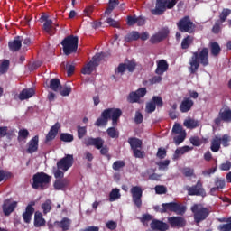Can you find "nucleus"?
Masks as SVG:
<instances>
[{"mask_svg": "<svg viewBox=\"0 0 231 231\" xmlns=\"http://www.w3.org/2000/svg\"><path fill=\"white\" fill-rule=\"evenodd\" d=\"M208 64H210L208 60V48L204 47L200 51L192 52V56L189 60V71L191 75H195V73H198L199 66L207 68Z\"/></svg>", "mask_w": 231, "mask_h": 231, "instance_id": "nucleus-1", "label": "nucleus"}, {"mask_svg": "<svg viewBox=\"0 0 231 231\" xmlns=\"http://www.w3.org/2000/svg\"><path fill=\"white\" fill-rule=\"evenodd\" d=\"M120 116H122V110L120 108L105 109L101 113V116L95 122V125L97 127H104L107 125V122H109V119L111 118L113 127H116Z\"/></svg>", "mask_w": 231, "mask_h": 231, "instance_id": "nucleus-2", "label": "nucleus"}, {"mask_svg": "<svg viewBox=\"0 0 231 231\" xmlns=\"http://www.w3.org/2000/svg\"><path fill=\"white\" fill-rule=\"evenodd\" d=\"M153 210L160 212V214H165L167 212H175L178 216H183L187 212V208L181 204L176 202L162 203V207L154 206Z\"/></svg>", "mask_w": 231, "mask_h": 231, "instance_id": "nucleus-3", "label": "nucleus"}, {"mask_svg": "<svg viewBox=\"0 0 231 231\" xmlns=\"http://www.w3.org/2000/svg\"><path fill=\"white\" fill-rule=\"evenodd\" d=\"M190 210L193 214L194 223H203L210 216V208H205L202 204H194L191 206Z\"/></svg>", "mask_w": 231, "mask_h": 231, "instance_id": "nucleus-4", "label": "nucleus"}, {"mask_svg": "<svg viewBox=\"0 0 231 231\" xmlns=\"http://www.w3.org/2000/svg\"><path fill=\"white\" fill-rule=\"evenodd\" d=\"M51 181V176L45 172H37L32 176V189H40V190H44L50 187Z\"/></svg>", "mask_w": 231, "mask_h": 231, "instance_id": "nucleus-5", "label": "nucleus"}, {"mask_svg": "<svg viewBox=\"0 0 231 231\" xmlns=\"http://www.w3.org/2000/svg\"><path fill=\"white\" fill-rule=\"evenodd\" d=\"M61 46H63L65 55L76 53L79 50V36L69 35L65 37L61 42Z\"/></svg>", "mask_w": 231, "mask_h": 231, "instance_id": "nucleus-6", "label": "nucleus"}, {"mask_svg": "<svg viewBox=\"0 0 231 231\" xmlns=\"http://www.w3.org/2000/svg\"><path fill=\"white\" fill-rule=\"evenodd\" d=\"M177 0H156L155 8L151 10L152 15H163L166 10L176 6Z\"/></svg>", "mask_w": 231, "mask_h": 231, "instance_id": "nucleus-7", "label": "nucleus"}, {"mask_svg": "<svg viewBox=\"0 0 231 231\" xmlns=\"http://www.w3.org/2000/svg\"><path fill=\"white\" fill-rule=\"evenodd\" d=\"M231 142V137L229 134H224L222 137L215 136L211 141V151L212 152H219L221 145L223 147H229Z\"/></svg>", "mask_w": 231, "mask_h": 231, "instance_id": "nucleus-8", "label": "nucleus"}, {"mask_svg": "<svg viewBox=\"0 0 231 231\" xmlns=\"http://www.w3.org/2000/svg\"><path fill=\"white\" fill-rule=\"evenodd\" d=\"M40 22L43 23L42 30L48 35H55L57 33V28H59V23H54L53 21L50 20V15L43 14L40 17Z\"/></svg>", "mask_w": 231, "mask_h": 231, "instance_id": "nucleus-9", "label": "nucleus"}, {"mask_svg": "<svg viewBox=\"0 0 231 231\" xmlns=\"http://www.w3.org/2000/svg\"><path fill=\"white\" fill-rule=\"evenodd\" d=\"M177 28L182 33H194L196 32V24L189 16H184L180 19L177 23Z\"/></svg>", "mask_w": 231, "mask_h": 231, "instance_id": "nucleus-10", "label": "nucleus"}, {"mask_svg": "<svg viewBox=\"0 0 231 231\" xmlns=\"http://www.w3.org/2000/svg\"><path fill=\"white\" fill-rule=\"evenodd\" d=\"M105 53L101 52L98 54H96L93 58L92 60H90L81 70V73L83 75H91L93 71H95V69L97 66H98L100 60H102L103 57H105Z\"/></svg>", "mask_w": 231, "mask_h": 231, "instance_id": "nucleus-11", "label": "nucleus"}, {"mask_svg": "<svg viewBox=\"0 0 231 231\" xmlns=\"http://www.w3.org/2000/svg\"><path fill=\"white\" fill-rule=\"evenodd\" d=\"M185 189L188 192V196H201L202 198L207 196V191H205L201 180H198L193 186H186Z\"/></svg>", "mask_w": 231, "mask_h": 231, "instance_id": "nucleus-12", "label": "nucleus"}, {"mask_svg": "<svg viewBox=\"0 0 231 231\" xmlns=\"http://www.w3.org/2000/svg\"><path fill=\"white\" fill-rule=\"evenodd\" d=\"M132 194V201L137 208H142V196H143V191L140 186H133L130 189Z\"/></svg>", "mask_w": 231, "mask_h": 231, "instance_id": "nucleus-13", "label": "nucleus"}, {"mask_svg": "<svg viewBox=\"0 0 231 231\" xmlns=\"http://www.w3.org/2000/svg\"><path fill=\"white\" fill-rule=\"evenodd\" d=\"M230 124L231 122V109L221 108L218 113V116L214 119L215 125H221V123Z\"/></svg>", "mask_w": 231, "mask_h": 231, "instance_id": "nucleus-14", "label": "nucleus"}, {"mask_svg": "<svg viewBox=\"0 0 231 231\" xmlns=\"http://www.w3.org/2000/svg\"><path fill=\"white\" fill-rule=\"evenodd\" d=\"M74 158L72 154H66L57 162V168L64 172L69 171L73 167Z\"/></svg>", "mask_w": 231, "mask_h": 231, "instance_id": "nucleus-15", "label": "nucleus"}, {"mask_svg": "<svg viewBox=\"0 0 231 231\" xmlns=\"http://www.w3.org/2000/svg\"><path fill=\"white\" fill-rule=\"evenodd\" d=\"M168 223L171 228H185L187 226V220L181 216L169 217Z\"/></svg>", "mask_w": 231, "mask_h": 231, "instance_id": "nucleus-16", "label": "nucleus"}, {"mask_svg": "<svg viewBox=\"0 0 231 231\" xmlns=\"http://www.w3.org/2000/svg\"><path fill=\"white\" fill-rule=\"evenodd\" d=\"M138 39H141V41H147L149 39V32H144L140 34L138 31H132L125 36V41L126 42H133V41H138Z\"/></svg>", "mask_w": 231, "mask_h": 231, "instance_id": "nucleus-17", "label": "nucleus"}, {"mask_svg": "<svg viewBox=\"0 0 231 231\" xmlns=\"http://www.w3.org/2000/svg\"><path fill=\"white\" fill-rule=\"evenodd\" d=\"M150 227L151 229L146 231H167L170 228L169 224L156 218L152 220Z\"/></svg>", "mask_w": 231, "mask_h": 231, "instance_id": "nucleus-18", "label": "nucleus"}, {"mask_svg": "<svg viewBox=\"0 0 231 231\" xmlns=\"http://www.w3.org/2000/svg\"><path fill=\"white\" fill-rule=\"evenodd\" d=\"M18 202L17 201H12V199H7L4 200V203L2 205V210L4 212L5 216H10L15 208H17Z\"/></svg>", "mask_w": 231, "mask_h": 231, "instance_id": "nucleus-19", "label": "nucleus"}, {"mask_svg": "<svg viewBox=\"0 0 231 231\" xmlns=\"http://www.w3.org/2000/svg\"><path fill=\"white\" fill-rule=\"evenodd\" d=\"M169 33H170L169 29L163 28L150 38V42L152 44H158V42H162V41H165V38L169 37Z\"/></svg>", "mask_w": 231, "mask_h": 231, "instance_id": "nucleus-20", "label": "nucleus"}, {"mask_svg": "<svg viewBox=\"0 0 231 231\" xmlns=\"http://www.w3.org/2000/svg\"><path fill=\"white\" fill-rule=\"evenodd\" d=\"M33 207H35V201H31L25 208V211L22 215L24 223H31L32 216L35 212V208Z\"/></svg>", "mask_w": 231, "mask_h": 231, "instance_id": "nucleus-21", "label": "nucleus"}, {"mask_svg": "<svg viewBox=\"0 0 231 231\" xmlns=\"http://www.w3.org/2000/svg\"><path fill=\"white\" fill-rule=\"evenodd\" d=\"M85 145H87V147L89 146H94L96 149H102V147H104V139H102L101 137H97V138H93V137H88L87 139H85Z\"/></svg>", "mask_w": 231, "mask_h": 231, "instance_id": "nucleus-22", "label": "nucleus"}, {"mask_svg": "<svg viewBox=\"0 0 231 231\" xmlns=\"http://www.w3.org/2000/svg\"><path fill=\"white\" fill-rule=\"evenodd\" d=\"M39 151V135H35L27 143L26 152L28 154H33Z\"/></svg>", "mask_w": 231, "mask_h": 231, "instance_id": "nucleus-23", "label": "nucleus"}, {"mask_svg": "<svg viewBox=\"0 0 231 231\" xmlns=\"http://www.w3.org/2000/svg\"><path fill=\"white\" fill-rule=\"evenodd\" d=\"M59 129H60V123L57 122L53 125L45 138V143H50L52 140H55L57 134H59Z\"/></svg>", "mask_w": 231, "mask_h": 231, "instance_id": "nucleus-24", "label": "nucleus"}, {"mask_svg": "<svg viewBox=\"0 0 231 231\" xmlns=\"http://www.w3.org/2000/svg\"><path fill=\"white\" fill-rule=\"evenodd\" d=\"M23 46V37L16 36L13 41L8 42V47L11 51H19Z\"/></svg>", "mask_w": 231, "mask_h": 231, "instance_id": "nucleus-25", "label": "nucleus"}, {"mask_svg": "<svg viewBox=\"0 0 231 231\" xmlns=\"http://www.w3.org/2000/svg\"><path fill=\"white\" fill-rule=\"evenodd\" d=\"M192 106H194V101L189 97H185L180 106V113H189L192 109Z\"/></svg>", "mask_w": 231, "mask_h": 231, "instance_id": "nucleus-26", "label": "nucleus"}, {"mask_svg": "<svg viewBox=\"0 0 231 231\" xmlns=\"http://www.w3.org/2000/svg\"><path fill=\"white\" fill-rule=\"evenodd\" d=\"M169 69V63L165 60H160L157 61V68L155 69L156 75H163L165 71Z\"/></svg>", "mask_w": 231, "mask_h": 231, "instance_id": "nucleus-27", "label": "nucleus"}, {"mask_svg": "<svg viewBox=\"0 0 231 231\" xmlns=\"http://www.w3.org/2000/svg\"><path fill=\"white\" fill-rule=\"evenodd\" d=\"M34 226L35 228H41V226H46V219L42 217V213L36 211L34 214Z\"/></svg>", "mask_w": 231, "mask_h": 231, "instance_id": "nucleus-28", "label": "nucleus"}, {"mask_svg": "<svg viewBox=\"0 0 231 231\" xmlns=\"http://www.w3.org/2000/svg\"><path fill=\"white\" fill-rule=\"evenodd\" d=\"M128 143L132 151H134V149H142V145H143L142 140L136 137H129Z\"/></svg>", "mask_w": 231, "mask_h": 231, "instance_id": "nucleus-29", "label": "nucleus"}, {"mask_svg": "<svg viewBox=\"0 0 231 231\" xmlns=\"http://www.w3.org/2000/svg\"><path fill=\"white\" fill-rule=\"evenodd\" d=\"M68 185H69V180L68 179L56 180L53 184L56 190H64Z\"/></svg>", "mask_w": 231, "mask_h": 231, "instance_id": "nucleus-30", "label": "nucleus"}, {"mask_svg": "<svg viewBox=\"0 0 231 231\" xmlns=\"http://www.w3.org/2000/svg\"><path fill=\"white\" fill-rule=\"evenodd\" d=\"M56 225H58L59 228H61L63 231L69 230V226H71V219L68 217H63L61 221H56Z\"/></svg>", "mask_w": 231, "mask_h": 231, "instance_id": "nucleus-31", "label": "nucleus"}, {"mask_svg": "<svg viewBox=\"0 0 231 231\" xmlns=\"http://www.w3.org/2000/svg\"><path fill=\"white\" fill-rule=\"evenodd\" d=\"M220 223H227V224H220L217 227L218 231H231V217L228 218L219 219Z\"/></svg>", "mask_w": 231, "mask_h": 231, "instance_id": "nucleus-32", "label": "nucleus"}, {"mask_svg": "<svg viewBox=\"0 0 231 231\" xmlns=\"http://www.w3.org/2000/svg\"><path fill=\"white\" fill-rule=\"evenodd\" d=\"M35 95V89L33 88H24L19 95L20 100H28V98H32Z\"/></svg>", "mask_w": 231, "mask_h": 231, "instance_id": "nucleus-33", "label": "nucleus"}, {"mask_svg": "<svg viewBox=\"0 0 231 231\" xmlns=\"http://www.w3.org/2000/svg\"><path fill=\"white\" fill-rule=\"evenodd\" d=\"M50 89H51L52 91H60V89H62V85L60 84V79L54 78L51 79L50 80V86H49Z\"/></svg>", "mask_w": 231, "mask_h": 231, "instance_id": "nucleus-34", "label": "nucleus"}, {"mask_svg": "<svg viewBox=\"0 0 231 231\" xmlns=\"http://www.w3.org/2000/svg\"><path fill=\"white\" fill-rule=\"evenodd\" d=\"M209 48L213 57H217L221 53V46L217 42H210Z\"/></svg>", "mask_w": 231, "mask_h": 231, "instance_id": "nucleus-35", "label": "nucleus"}, {"mask_svg": "<svg viewBox=\"0 0 231 231\" xmlns=\"http://www.w3.org/2000/svg\"><path fill=\"white\" fill-rule=\"evenodd\" d=\"M194 148L189 146H183L180 148H177L173 154V160H178L180 158V154H185V152H189V151H192Z\"/></svg>", "mask_w": 231, "mask_h": 231, "instance_id": "nucleus-36", "label": "nucleus"}, {"mask_svg": "<svg viewBox=\"0 0 231 231\" xmlns=\"http://www.w3.org/2000/svg\"><path fill=\"white\" fill-rule=\"evenodd\" d=\"M183 125L187 127V129H196V127H199V122L194 119H186Z\"/></svg>", "mask_w": 231, "mask_h": 231, "instance_id": "nucleus-37", "label": "nucleus"}, {"mask_svg": "<svg viewBox=\"0 0 231 231\" xmlns=\"http://www.w3.org/2000/svg\"><path fill=\"white\" fill-rule=\"evenodd\" d=\"M118 5H120V1H118V0H109L108 7L105 11V14L106 15H109L111 14V12H113L115 10V8H116V6H118Z\"/></svg>", "mask_w": 231, "mask_h": 231, "instance_id": "nucleus-38", "label": "nucleus"}, {"mask_svg": "<svg viewBox=\"0 0 231 231\" xmlns=\"http://www.w3.org/2000/svg\"><path fill=\"white\" fill-rule=\"evenodd\" d=\"M192 42H194V38H192L190 35H188L181 42V49L189 50V48H190V45L192 44Z\"/></svg>", "mask_w": 231, "mask_h": 231, "instance_id": "nucleus-39", "label": "nucleus"}, {"mask_svg": "<svg viewBox=\"0 0 231 231\" xmlns=\"http://www.w3.org/2000/svg\"><path fill=\"white\" fill-rule=\"evenodd\" d=\"M178 135L173 137V142L175 145H180V143H183L185 142V139L187 138V132H183L182 134H177Z\"/></svg>", "mask_w": 231, "mask_h": 231, "instance_id": "nucleus-40", "label": "nucleus"}, {"mask_svg": "<svg viewBox=\"0 0 231 231\" xmlns=\"http://www.w3.org/2000/svg\"><path fill=\"white\" fill-rule=\"evenodd\" d=\"M122 195H120V189H114L109 194V201H116V199H120Z\"/></svg>", "mask_w": 231, "mask_h": 231, "instance_id": "nucleus-41", "label": "nucleus"}, {"mask_svg": "<svg viewBox=\"0 0 231 231\" xmlns=\"http://www.w3.org/2000/svg\"><path fill=\"white\" fill-rule=\"evenodd\" d=\"M10 178H12V172L0 168V183L3 181H8Z\"/></svg>", "mask_w": 231, "mask_h": 231, "instance_id": "nucleus-42", "label": "nucleus"}, {"mask_svg": "<svg viewBox=\"0 0 231 231\" xmlns=\"http://www.w3.org/2000/svg\"><path fill=\"white\" fill-rule=\"evenodd\" d=\"M106 133L110 138H119L120 132L116 130V126L107 128Z\"/></svg>", "mask_w": 231, "mask_h": 231, "instance_id": "nucleus-43", "label": "nucleus"}, {"mask_svg": "<svg viewBox=\"0 0 231 231\" xmlns=\"http://www.w3.org/2000/svg\"><path fill=\"white\" fill-rule=\"evenodd\" d=\"M60 140L61 142H65L67 143H69L73 142L74 137H73V134H71L61 133L60 135Z\"/></svg>", "mask_w": 231, "mask_h": 231, "instance_id": "nucleus-44", "label": "nucleus"}, {"mask_svg": "<svg viewBox=\"0 0 231 231\" xmlns=\"http://www.w3.org/2000/svg\"><path fill=\"white\" fill-rule=\"evenodd\" d=\"M77 131L79 140H82V138H84L88 134V127L86 126L78 125Z\"/></svg>", "mask_w": 231, "mask_h": 231, "instance_id": "nucleus-45", "label": "nucleus"}, {"mask_svg": "<svg viewBox=\"0 0 231 231\" xmlns=\"http://www.w3.org/2000/svg\"><path fill=\"white\" fill-rule=\"evenodd\" d=\"M51 205L52 203L50 199H47L42 204V209L43 210L44 216H46V214H49V212L51 211Z\"/></svg>", "mask_w": 231, "mask_h": 231, "instance_id": "nucleus-46", "label": "nucleus"}, {"mask_svg": "<svg viewBox=\"0 0 231 231\" xmlns=\"http://www.w3.org/2000/svg\"><path fill=\"white\" fill-rule=\"evenodd\" d=\"M127 101L130 104H136V102L140 101V97L138 96V94L135 91L131 92L127 97Z\"/></svg>", "mask_w": 231, "mask_h": 231, "instance_id": "nucleus-47", "label": "nucleus"}, {"mask_svg": "<svg viewBox=\"0 0 231 231\" xmlns=\"http://www.w3.org/2000/svg\"><path fill=\"white\" fill-rule=\"evenodd\" d=\"M152 103L154 104L156 107H163V99L160 96H153L152 98Z\"/></svg>", "mask_w": 231, "mask_h": 231, "instance_id": "nucleus-48", "label": "nucleus"}, {"mask_svg": "<svg viewBox=\"0 0 231 231\" xmlns=\"http://www.w3.org/2000/svg\"><path fill=\"white\" fill-rule=\"evenodd\" d=\"M231 10L228 8H225L222 10V12L219 14L220 23H225L226 21V18L228 15H230Z\"/></svg>", "mask_w": 231, "mask_h": 231, "instance_id": "nucleus-49", "label": "nucleus"}, {"mask_svg": "<svg viewBox=\"0 0 231 231\" xmlns=\"http://www.w3.org/2000/svg\"><path fill=\"white\" fill-rule=\"evenodd\" d=\"M172 133L174 134H181L183 133H187L181 125L176 123L172 127Z\"/></svg>", "mask_w": 231, "mask_h": 231, "instance_id": "nucleus-50", "label": "nucleus"}, {"mask_svg": "<svg viewBox=\"0 0 231 231\" xmlns=\"http://www.w3.org/2000/svg\"><path fill=\"white\" fill-rule=\"evenodd\" d=\"M8 68H10V60H4L0 65V73H6V71H8Z\"/></svg>", "mask_w": 231, "mask_h": 231, "instance_id": "nucleus-51", "label": "nucleus"}, {"mask_svg": "<svg viewBox=\"0 0 231 231\" xmlns=\"http://www.w3.org/2000/svg\"><path fill=\"white\" fill-rule=\"evenodd\" d=\"M124 167H125V162L124 161H116L112 165L114 171H120V169H124Z\"/></svg>", "mask_w": 231, "mask_h": 231, "instance_id": "nucleus-52", "label": "nucleus"}, {"mask_svg": "<svg viewBox=\"0 0 231 231\" xmlns=\"http://www.w3.org/2000/svg\"><path fill=\"white\" fill-rule=\"evenodd\" d=\"M132 151L134 158H139V159L145 158V152L142 151V149L135 148L134 150H132Z\"/></svg>", "mask_w": 231, "mask_h": 231, "instance_id": "nucleus-53", "label": "nucleus"}, {"mask_svg": "<svg viewBox=\"0 0 231 231\" xmlns=\"http://www.w3.org/2000/svg\"><path fill=\"white\" fill-rule=\"evenodd\" d=\"M215 185L218 190L219 189H225V179H220L219 177H217L215 179Z\"/></svg>", "mask_w": 231, "mask_h": 231, "instance_id": "nucleus-54", "label": "nucleus"}, {"mask_svg": "<svg viewBox=\"0 0 231 231\" xmlns=\"http://www.w3.org/2000/svg\"><path fill=\"white\" fill-rule=\"evenodd\" d=\"M154 190L156 194L162 195V194H167V187L163 185H157L154 188Z\"/></svg>", "mask_w": 231, "mask_h": 231, "instance_id": "nucleus-55", "label": "nucleus"}, {"mask_svg": "<svg viewBox=\"0 0 231 231\" xmlns=\"http://www.w3.org/2000/svg\"><path fill=\"white\" fill-rule=\"evenodd\" d=\"M145 111L148 114L154 113L156 111V106H154V103H152V101H150L146 104Z\"/></svg>", "mask_w": 231, "mask_h": 231, "instance_id": "nucleus-56", "label": "nucleus"}, {"mask_svg": "<svg viewBox=\"0 0 231 231\" xmlns=\"http://www.w3.org/2000/svg\"><path fill=\"white\" fill-rule=\"evenodd\" d=\"M127 69L125 63H120L118 67L115 69L116 73H119L120 75H124L125 70Z\"/></svg>", "mask_w": 231, "mask_h": 231, "instance_id": "nucleus-57", "label": "nucleus"}, {"mask_svg": "<svg viewBox=\"0 0 231 231\" xmlns=\"http://www.w3.org/2000/svg\"><path fill=\"white\" fill-rule=\"evenodd\" d=\"M28 136H30V132H28L27 129H22L18 132V140H20V138H23V140H26Z\"/></svg>", "mask_w": 231, "mask_h": 231, "instance_id": "nucleus-58", "label": "nucleus"}, {"mask_svg": "<svg viewBox=\"0 0 231 231\" xmlns=\"http://www.w3.org/2000/svg\"><path fill=\"white\" fill-rule=\"evenodd\" d=\"M156 164L158 165L159 170L162 171V170L167 169V167H169V165L171 164V161L165 160L162 162H159Z\"/></svg>", "mask_w": 231, "mask_h": 231, "instance_id": "nucleus-59", "label": "nucleus"}, {"mask_svg": "<svg viewBox=\"0 0 231 231\" xmlns=\"http://www.w3.org/2000/svg\"><path fill=\"white\" fill-rule=\"evenodd\" d=\"M125 64H126V69L130 73H133V71H134V69H136V62H134V60L128 61Z\"/></svg>", "mask_w": 231, "mask_h": 231, "instance_id": "nucleus-60", "label": "nucleus"}, {"mask_svg": "<svg viewBox=\"0 0 231 231\" xmlns=\"http://www.w3.org/2000/svg\"><path fill=\"white\" fill-rule=\"evenodd\" d=\"M182 174L186 178H190V177L194 176V169H192V168H184L183 171H182Z\"/></svg>", "mask_w": 231, "mask_h": 231, "instance_id": "nucleus-61", "label": "nucleus"}, {"mask_svg": "<svg viewBox=\"0 0 231 231\" xmlns=\"http://www.w3.org/2000/svg\"><path fill=\"white\" fill-rule=\"evenodd\" d=\"M156 156L160 160H163V158H165V156H167V150H165V148H162V147L159 148L157 151Z\"/></svg>", "mask_w": 231, "mask_h": 231, "instance_id": "nucleus-62", "label": "nucleus"}, {"mask_svg": "<svg viewBox=\"0 0 231 231\" xmlns=\"http://www.w3.org/2000/svg\"><path fill=\"white\" fill-rule=\"evenodd\" d=\"M220 171H230L231 169V162L226 161L225 162L221 163L219 166Z\"/></svg>", "mask_w": 231, "mask_h": 231, "instance_id": "nucleus-63", "label": "nucleus"}, {"mask_svg": "<svg viewBox=\"0 0 231 231\" xmlns=\"http://www.w3.org/2000/svg\"><path fill=\"white\" fill-rule=\"evenodd\" d=\"M189 142L194 147H199V145H201V140L197 136L190 137Z\"/></svg>", "mask_w": 231, "mask_h": 231, "instance_id": "nucleus-64", "label": "nucleus"}]
</instances>
